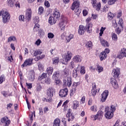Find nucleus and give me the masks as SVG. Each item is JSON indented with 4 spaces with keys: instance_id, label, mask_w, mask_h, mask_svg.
Returning a JSON list of instances; mask_svg holds the SVG:
<instances>
[{
    "instance_id": "49530a36",
    "label": "nucleus",
    "mask_w": 126,
    "mask_h": 126,
    "mask_svg": "<svg viewBox=\"0 0 126 126\" xmlns=\"http://www.w3.org/2000/svg\"><path fill=\"white\" fill-rule=\"evenodd\" d=\"M44 12V8L42 6H39L38 8V14L40 15L41 14H43V12Z\"/></svg>"
},
{
    "instance_id": "cd10ccee",
    "label": "nucleus",
    "mask_w": 126,
    "mask_h": 126,
    "mask_svg": "<svg viewBox=\"0 0 126 126\" xmlns=\"http://www.w3.org/2000/svg\"><path fill=\"white\" fill-rule=\"evenodd\" d=\"M100 41L102 46L103 47H109L110 46V44H109L107 41H106L103 39H101Z\"/></svg>"
},
{
    "instance_id": "13d9d810",
    "label": "nucleus",
    "mask_w": 126,
    "mask_h": 126,
    "mask_svg": "<svg viewBox=\"0 0 126 126\" xmlns=\"http://www.w3.org/2000/svg\"><path fill=\"white\" fill-rule=\"evenodd\" d=\"M15 40H16L15 36H10L8 39V42H11V41H15Z\"/></svg>"
},
{
    "instance_id": "a211bd4d",
    "label": "nucleus",
    "mask_w": 126,
    "mask_h": 126,
    "mask_svg": "<svg viewBox=\"0 0 126 126\" xmlns=\"http://www.w3.org/2000/svg\"><path fill=\"white\" fill-rule=\"evenodd\" d=\"M79 67H80V65H78V67L77 68L74 69V70H73L72 75H73V77H74V78H76V77H77L78 76V68Z\"/></svg>"
},
{
    "instance_id": "e433bc0d",
    "label": "nucleus",
    "mask_w": 126,
    "mask_h": 126,
    "mask_svg": "<svg viewBox=\"0 0 126 126\" xmlns=\"http://www.w3.org/2000/svg\"><path fill=\"white\" fill-rule=\"evenodd\" d=\"M42 55V51L40 49L36 50L33 53V56L34 57H37V56H41Z\"/></svg>"
},
{
    "instance_id": "69168bd1",
    "label": "nucleus",
    "mask_w": 126,
    "mask_h": 126,
    "mask_svg": "<svg viewBox=\"0 0 126 126\" xmlns=\"http://www.w3.org/2000/svg\"><path fill=\"white\" fill-rule=\"evenodd\" d=\"M19 19L20 21L24 22V15H20L19 17Z\"/></svg>"
},
{
    "instance_id": "c03bdc74",
    "label": "nucleus",
    "mask_w": 126,
    "mask_h": 126,
    "mask_svg": "<svg viewBox=\"0 0 126 126\" xmlns=\"http://www.w3.org/2000/svg\"><path fill=\"white\" fill-rule=\"evenodd\" d=\"M91 110L93 112H97L98 110V108L97 107V106L93 105L91 107Z\"/></svg>"
},
{
    "instance_id": "20e7f679",
    "label": "nucleus",
    "mask_w": 126,
    "mask_h": 126,
    "mask_svg": "<svg viewBox=\"0 0 126 126\" xmlns=\"http://www.w3.org/2000/svg\"><path fill=\"white\" fill-rule=\"evenodd\" d=\"M63 83L65 85H67L68 87H70L71 86V84H72V82H71V77L69 76H67L63 81Z\"/></svg>"
},
{
    "instance_id": "4d7b16f0",
    "label": "nucleus",
    "mask_w": 126,
    "mask_h": 126,
    "mask_svg": "<svg viewBox=\"0 0 126 126\" xmlns=\"http://www.w3.org/2000/svg\"><path fill=\"white\" fill-rule=\"evenodd\" d=\"M54 36L55 35H54V33L52 32H49L48 34V38H49V39H53V38H54Z\"/></svg>"
},
{
    "instance_id": "aec40b11",
    "label": "nucleus",
    "mask_w": 126,
    "mask_h": 126,
    "mask_svg": "<svg viewBox=\"0 0 126 126\" xmlns=\"http://www.w3.org/2000/svg\"><path fill=\"white\" fill-rule=\"evenodd\" d=\"M73 61L75 63H81V61H82V57L79 55H76L74 57Z\"/></svg>"
},
{
    "instance_id": "4468645a",
    "label": "nucleus",
    "mask_w": 126,
    "mask_h": 126,
    "mask_svg": "<svg viewBox=\"0 0 126 126\" xmlns=\"http://www.w3.org/2000/svg\"><path fill=\"white\" fill-rule=\"evenodd\" d=\"M80 5V2L78 0H75L71 6L72 10H74L75 8H78Z\"/></svg>"
},
{
    "instance_id": "774afa93",
    "label": "nucleus",
    "mask_w": 126,
    "mask_h": 126,
    "mask_svg": "<svg viewBox=\"0 0 126 126\" xmlns=\"http://www.w3.org/2000/svg\"><path fill=\"white\" fill-rule=\"evenodd\" d=\"M43 112H44V114H47V113H48V112H49V108H48V107H44Z\"/></svg>"
},
{
    "instance_id": "1a4fd4ad",
    "label": "nucleus",
    "mask_w": 126,
    "mask_h": 126,
    "mask_svg": "<svg viewBox=\"0 0 126 126\" xmlns=\"http://www.w3.org/2000/svg\"><path fill=\"white\" fill-rule=\"evenodd\" d=\"M0 121L2 124H4V126H8L10 124V120L6 116L1 119Z\"/></svg>"
},
{
    "instance_id": "338daca9",
    "label": "nucleus",
    "mask_w": 126,
    "mask_h": 126,
    "mask_svg": "<svg viewBox=\"0 0 126 126\" xmlns=\"http://www.w3.org/2000/svg\"><path fill=\"white\" fill-rule=\"evenodd\" d=\"M45 83H46L47 84H50L51 83V79H50V78H47L45 79Z\"/></svg>"
},
{
    "instance_id": "79ce46f5",
    "label": "nucleus",
    "mask_w": 126,
    "mask_h": 126,
    "mask_svg": "<svg viewBox=\"0 0 126 126\" xmlns=\"http://www.w3.org/2000/svg\"><path fill=\"white\" fill-rule=\"evenodd\" d=\"M114 16H115V15L113 14L112 12H110L108 13V19L111 20V19H113V18H114Z\"/></svg>"
},
{
    "instance_id": "a878e982",
    "label": "nucleus",
    "mask_w": 126,
    "mask_h": 126,
    "mask_svg": "<svg viewBox=\"0 0 126 126\" xmlns=\"http://www.w3.org/2000/svg\"><path fill=\"white\" fill-rule=\"evenodd\" d=\"M59 77H60V72L59 71L54 72L52 76V79L56 80L59 79Z\"/></svg>"
},
{
    "instance_id": "dca6fc26",
    "label": "nucleus",
    "mask_w": 126,
    "mask_h": 126,
    "mask_svg": "<svg viewBox=\"0 0 126 126\" xmlns=\"http://www.w3.org/2000/svg\"><path fill=\"white\" fill-rule=\"evenodd\" d=\"M93 6H94V8H95L96 10L99 11V10L101 9V3L99 2L98 3H96L95 1H93Z\"/></svg>"
},
{
    "instance_id": "680f3d73",
    "label": "nucleus",
    "mask_w": 126,
    "mask_h": 126,
    "mask_svg": "<svg viewBox=\"0 0 126 126\" xmlns=\"http://www.w3.org/2000/svg\"><path fill=\"white\" fill-rule=\"evenodd\" d=\"M41 89H42V86L40 84H37L36 86V90L37 91H41Z\"/></svg>"
},
{
    "instance_id": "c85d7f7f",
    "label": "nucleus",
    "mask_w": 126,
    "mask_h": 126,
    "mask_svg": "<svg viewBox=\"0 0 126 126\" xmlns=\"http://www.w3.org/2000/svg\"><path fill=\"white\" fill-rule=\"evenodd\" d=\"M40 28V25L39 24H35L34 27H33V31L34 32H37L38 31H39V33H41V32H42V30H39Z\"/></svg>"
},
{
    "instance_id": "f704fd0d",
    "label": "nucleus",
    "mask_w": 126,
    "mask_h": 126,
    "mask_svg": "<svg viewBox=\"0 0 126 126\" xmlns=\"http://www.w3.org/2000/svg\"><path fill=\"white\" fill-rule=\"evenodd\" d=\"M46 77H47V73H43L42 74L39 75L38 79V80L41 81V80H43V79H44V78H46Z\"/></svg>"
},
{
    "instance_id": "6e6d98bb",
    "label": "nucleus",
    "mask_w": 126,
    "mask_h": 126,
    "mask_svg": "<svg viewBox=\"0 0 126 126\" xmlns=\"http://www.w3.org/2000/svg\"><path fill=\"white\" fill-rule=\"evenodd\" d=\"M45 58V55L43 54L39 57H37L35 59V61H39V60H41L42 59H44Z\"/></svg>"
},
{
    "instance_id": "0eeeda50",
    "label": "nucleus",
    "mask_w": 126,
    "mask_h": 126,
    "mask_svg": "<svg viewBox=\"0 0 126 126\" xmlns=\"http://www.w3.org/2000/svg\"><path fill=\"white\" fill-rule=\"evenodd\" d=\"M109 95V91L108 90L104 91L101 94L100 101L102 103L105 102L107 100L108 95Z\"/></svg>"
},
{
    "instance_id": "412c9836",
    "label": "nucleus",
    "mask_w": 126,
    "mask_h": 126,
    "mask_svg": "<svg viewBox=\"0 0 126 126\" xmlns=\"http://www.w3.org/2000/svg\"><path fill=\"white\" fill-rule=\"evenodd\" d=\"M110 80V83H111L112 86H113L114 88H118V83L116 79L111 78Z\"/></svg>"
},
{
    "instance_id": "4be33fe9",
    "label": "nucleus",
    "mask_w": 126,
    "mask_h": 126,
    "mask_svg": "<svg viewBox=\"0 0 126 126\" xmlns=\"http://www.w3.org/2000/svg\"><path fill=\"white\" fill-rule=\"evenodd\" d=\"M78 107H79V102L77 100H74V101H73L72 106L73 110H76V109H77Z\"/></svg>"
},
{
    "instance_id": "72a5a7b5",
    "label": "nucleus",
    "mask_w": 126,
    "mask_h": 126,
    "mask_svg": "<svg viewBox=\"0 0 126 126\" xmlns=\"http://www.w3.org/2000/svg\"><path fill=\"white\" fill-rule=\"evenodd\" d=\"M95 69L96 70H97V71H98V73L102 72V71L104 70V68H103V67L99 65H96Z\"/></svg>"
},
{
    "instance_id": "7ed1b4c3",
    "label": "nucleus",
    "mask_w": 126,
    "mask_h": 126,
    "mask_svg": "<svg viewBox=\"0 0 126 126\" xmlns=\"http://www.w3.org/2000/svg\"><path fill=\"white\" fill-rule=\"evenodd\" d=\"M71 52L69 51L65 53L63 56V62H65L66 63L69 62V60H71Z\"/></svg>"
},
{
    "instance_id": "bb28decb",
    "label": "nucleus",
    "mask_w": 126,
    "mask_h": 126,
    "mask_svg": "<svg viewBox=\"0 0 126 126\" xmlns=\"http://www.w3.org/2000/svg\"><path fill=\"white\" fill-rule=\"evenodd\" d=\"M54 91V89L51 88L47 90V95L48 97H52L53 95V92Z\"/></svg>"
},
{
    "instance_id": "6e6552de",
    "label": "nucleus",
    "mask_w": 126,
    "mask_h": 126,
    "mask_svg": "<svg viewBox=\"0 0 126 126\" xmlns=\"http://www.w3.org/2000/svg\"><path fill=\"white\" fill-rule=\"evenodd\" d=\"M51 15L57 21L58 19L61 17V13H60V11L58 10V9H55L53 14Z\"/></svg>"
},
{
    "instance_id": "de8ad7c7",
    "label": "nucleus",
    "mask_w": 126,
    "mask_h": 126,
    "mask_svg": "<svg viewBox=\"0 0 126 126\" xmlns=\"http://www.w3.org/2000/svg\"><path fill=\"white\" fill-rule=\"evenodd\" d=\"M112 40H113V41L118 40V36L116 33H112Z\"/></svg>"
},
{
    "instance_id": "2eb2a0df",
    "label": "nucleus",
    "mask_w": 126,
    "mask_h": 126,
    "mask_svg": "<svg viewBox=\"0 0 126 126\" xmlns=\"http://www.w3.org/2000/svg\"><path fill=\"white\" fill-rule=\"evenodd\" d=\"M67 22L66 20H63L59 24V27H60L61 30L62 31H64L65 29V26H66Z\"/></svg>"
},
{
    "instance_id": "5701e85b",
    "label": "nucleus",
    "mask_w": 126,
    "mask_h": 126,
    "mask_svg": "<svg viewBox=\"0 0 126 126\" xmlns=\"http://www.w3.org/2000/svg\"><path fill=\"white\" fill-rule=\"evenodd\" d=\"M93 25L91 23L87 24L86 26V29L87 30L88 33H91L92 32Z\"/></svg>"
},
{
    "instance_id": "0e129e2a",
    "label": "nucleus",
    "mask_w": 126,
    "mask_h": 126,
    "mask_svg": "<svg viewBox=\"0 0 126 126\" xmlns=\"http://www.w3.org/2000/svg\"><path fill=\"white\" fill-rule=\"evenodd\" d=\"M118 24H117V21L116 20H113L112 21V26L114 27V28H116L117 27Z\"/></svg>"
},
{
    "instance_id": "864d4df0",
    "label": "nucleus",
    "mask_w": 126,
    "mask_h": 126,
    "mask_svg": "<svg viewBox=\"0 0 126 126\" xmlns=\"http://www.w3.org/2000/svg\"><path fill=\"white\" fill-rule=\"evenodd\" d=\"M116 0H108V4L109 5H112V4H115V3L116 2Z\"/></svg>"
},
{
    "instance_id": "e2e57ef3",
    "label": "nucleus",
    "mask_w": 126,
    "mask_h": 126,
    "mask_svg": "<svg viewBox=\"0 0 126 126\" xmlns=\"http://www.w3.org/2000/svg\"><path fill=\"white\" fill-rule=\"evenodd\" d=\"M1 94L4 96V97H7L8 96V93L5 91H2L1 92Z\"/></svg>"
},
{
    "instance_id": "c756f323",
    "label": "nucleus",
    "mask_w": 126,
    "mask_h": 126,
    "mask_svg": "<svg viewBox=\"0 0 126 126\" xmlns=\"http://www.w3.org/2000/svg\"><path fill=\"white\" fill-rule=\"evenodd\" d=\"M38 68L40 71H44V65L41 62H38L37 63Z\"/></svg>"
},
{
    "instance_id": "603ef678",
    "label": "nucleus",
    "mask_w": 126,
    "mask_h": 126,
    "mask_svg": "<svg viewBox=\"0 0 126 126\" xmlns=\"http://www.w3.org/2000/svg\"><path fill=\"white\" fill-rule=\"evenodd\" d=\"M117 58L118 59L122 60V59H124V58H125V56L123 55L122 53L119 52L117 56Z\"/></svg>"
},
{
    "instance_id": "f03ea898",
    "label": "nucleus",
    "mask_w": 126,
    "mask_h": 126,
    "mask_svg": "<svg viewBox=\"0 0 126 126\" xmlns=\"http://www.w3.org/2000/svg\"><path fill=\"white\" fill-rule=\"evenodd\" d=\"M2 15V21L4 23H7L10 19V15L8 13V12L6 11L5 10H2L0 11V16Z\"/></svg>"
},
{
    "instance_id": "9b49d317",
    "label": "nucleus",
    "mask_w": 126,
    "mask_h": 126,
    "mask_svg": "<svg viewBox=\"0 0 126 126\" xmlns=\"http://www.w3.org/2000/svg\"><path fill=\"white\" fill-rule=\"evenodd\" d=\"M120 73H121V71L118 68L113 69L112 70V74L115 78H118L119 75H120Z\"/></svg>"
},
{
    "instance_id": "423d86ee",
    "label": "nucleus",
    "mask_w": 126,
    "mask_h": 126,
    "mask_svg": "<svg viewBox=\"0 0 126 126\" xmlns=\"http://www.w3.org/2000/svg\"><path fill=\"white\" fill-rule=\"evenodd\" d=\"M33 63V59L29 58L25 60L24 63L21 65L22 68L25 67V66H28V65H32Z\"/></svg>"
},
{
    "instance_id": "ea45409f",
    "label": "nucleus",
    "mask_w": 126,
    "mask_h": 126,
    "mask_svg": "<svg viewBox=\"0 0 126 126\" xmlns=\"http://www.w3.org/2000/svg\"><path fill=\"white\" fill-rule=\"evenodd\" d=\"M60 62V59L58 57H55L53 59V64H58Z\"/></svg>"
},
{
    "instance_id": "f3484780",
    "label": "nucleus",
    "mask_w": 126,
    "mask_h": 126,
    "mask_svg": "<svg viewBox=\"0 0 126 126\" xmlns=\"http://www.w3.org/2000/svg\"><path fill=\"white\" fill-rule=\"evenodd\" d=\"M85 27L84 26L80 25L79 27L78 33L80 35H83L85 32Z\"/></svg>"
},
{
    "instance_id": "c9c22d12",
    "label": "nucleus",
    "mask_w": 126,
    "mask_h": 126,
    "mask_svg": "<svg viewBox=\"0 0 126 126\" xmlns=\"http://www.w3.org/2000/svg\"><path fill=\"white\" fill-rule=\"evenodd\" d=\"M61 124V120L59 119H56L54 122L53 126H60Z\"/></svg>"
},
{
    "instance_id": "bf43d9fd",
    "label": "nucleus",
    "mask_w": 126,
    "mask_h": 126,
    "mask_svg": "<svg viewBox=\"0 0 126 126\" xmlns=\"http://www.w3.org/2000/svg\"><path fill=\"white\" fill-rule=\"evenodd\" d=\"M5 80V78L4 77V75H1V76L0 77V84H1Z\"/></svg>"
},
{
    "instance_id": "2f4dec72",
    "label": "nucleus",
    "mask_w": 126,
    "mask_h": 126,
    "mask_svg": "<svg viewBox=\"0 0 126 126\" xmlns=\"http://www.w3.org/2000/svg\"><path fill=\"white\" fill-rule=\"evenodd\" d=\"M8 5L11 7H13L15 5V1L14 0H7Z\"/></svg>"
},
{
    "instance_id": "a19ab883",
    "label": "nucleus",
    "mask_w": 126,
    "mask_h": 126,
    "mask_svg": "<svg viewBox=\"0 0 126 126\" xmlns=\"http://www.w3.org/2000/svg\"><path fill=\"white\" fill-rule=\"evenodd\" d=\"M33 23H35V24H39V22L40 21V20H39V17L38 16H35L33 18Z\"/></svg>"
},
{
    "instance_id": "37998d69",
    "label": "nucleus",
    "mask_w": 126,
    "mask_h": 126,
    "mask_svg": "<svg viewBox=\"0 0 126 126\" xmlns=\"http://www.w3.org/2000/svg\"><path fill=\"white\" fill-rule=\"evenodd\" d=\"M80 72L81 73V74H85V69H84V66H80Z\"/></svg>"
},
{
    "instance_id": "8fccbe9b",
    "label": "nucleus",
    "mask_w": 126,
    "mask_h": 126,
    "mask_svg": "<svg viewBox=\"0 0 126 126\" xmlns=\"http://www.w3.org/2000/svg\"><path fill=\"white\" fill-rule=\"evenodd\" d=\"M121 53H122L123 55L126 58V49L124 48L121 49Z\"/></svg>"
},
{
    "instance_id": "5fc2aeb1",
    "label": "nucleus",
    "mask_w": 126,
    "mask_h": 126,
    "mask_svg": "<svg viewBox=\"0 0 126 126\" xmlns=\"http://www.w3.org/2000/svg\"><path fill=\"white\" fill-rule=\"evenodd\" d=\"M86 47H87V48L92 47V42L88 41L86 44Z\"/></svg>"
},
{
    "instance_id": "393cba45",
    "label": "nucleus",
    "mask_w": 126,
    "mask_h": 126,
    "mask_svg": "<svg viewBox=\"0 0 126 126\" xmlns=\"http://www.w3.org/2000/svg\"><path fill=\"white\" fill-rule=\"evenodd\" d=\"M48 22L51 25H53V24H55V23L57 22V21L55 18L54 17H53V16L51 15L49 18Z\"/></svg>"
},
{
    "instance_id": "39448f33",
    "label": "nucleus",
    "mask_w": 126,
    "mask_h": 126,
    "mask_svg": "<svg viewBox=\"0 0 126 126\" xmlns=\"http://www.w3.org/2000/svg\"><path fill=\"white\" fill-rule=\"evenodd\" d=\"M80 83L79 82H73L72 85V89L70 91V95L73 96V94L75 93V91H76V88L77 87L78 85H79Z\"/></svg>"
},
{
    "instance_id": "a18cd8bd",
    "label": "nucleus",
    "mask_w": 126,
    "mask_h": 126,
    "mask_svg": "<svg viewBox=\"0 0 126 126\" xmlns=\"http://www.w3.org/2000/svg\"><path fill=\"white\" fill-rule=\"evenodd\" d=\"M123 24H124V21H123V19H119L118 25H119V27H120V28H123Z\"/></svg>"
},
{
    "instance_id": "473e14b6",
    "label": "nucleus",
    "mask_w": 126,
    "mask_h": 126,
    "mask_svg": "<svg viewBox=\"0 0 126 126\" xmlns=\"http://www.w3.org/2000/svg\"><path fill=\"white\" fill-rule=\"evenodd\" d=\"M99 58L100 61H103V60H105L107 58V54L105 53V52H101L100 55H99Z\"/></svg>"
},
{
    "instance_id": "052dcab7",
    "label": "nucleus",
    "mask_w": 126,
    "mask_h": 126,
    "mask_svg": "<svg viewBox=\"0 0 126 126\" xmlns=\"http://www.w3.org/2000/svg\"><path fill=\"white\" fill-rule=\"evenodd\" d=\"M64 73L65 75H68L69 74V70L67 68H65L64 70Z\"/></svg>"
},
{
    "instance_id": "4c0bfd02",
    "label": "nucleus",
    "mask_w": 126,
    "mask_h": 126,
    "mask_svg": "<svg viewBox=\"0 0 126 126\" xmlns=\"http://www.w3.org/2000/svg\"><path fill=\"white\" fill-rule=\"evenodd\" d=\"M66 117L68 119V122H72L73 120H74V116L72 114H69L68 115H66Z\"/></svg>"
},
{
    "instance_id": "ddd939ff",
    "label": "nucleus",
    "mask_w": 126,
    "mask_h": 126,
    "mask_svg": "<svg viewBox=\"0 0 126 126\" xmlns=\"http://www.w3.org/2000/svg\"><path fill=\"white\" fill-rule=\"evenodd\" d=\"M26 17L29 21V20H31V17H32V10H31V8H28L26 10Z\"/></svg>"
},
{
    "instance_id": "b1692460",
    "label": "nucleus",
    "mask_w": 126,
    "mask_h": 126,
    "mask_svg": "<svg viewBox=\"0 0 126 126\" xmlns=\"http://www.w3.org/2000/svg\"><path fill=\"white\" fill-rule=\"evenodd\" d=\"M54 71V68L53 67H48L46 69V74H47L48 75L51 76L52 74H53V72Z\"/></svg>"
},
{
    "instance_id": "7c9ffc66",
    "label": "nucleus",
    "mask_w": 126,
    "mask_h": 126,
    "mask_svg": "<svg viewBox=\"0 0 126 126\" xmlns=\"http://www.w3.org/2000/svg\"><path fill=\"white\" fill-rule=\"evenodd\" d=\"M103 112L102 111H99L96 114V118H97V120L100 121L103 117Z\"/></svg>"
},
{
    "instance_id": "58836bf2",
    "label": "nucleus",
    "mask_w": 126,
    "mask_h": 126,
    "mask_svg": "<svg viewBox=\"0 0 126 126\" xmlns=\"http://www.w3.org/2000/svg\"><path fill=\"white\" fill-rule=\"evenodd\" d=\"M74 36L73 34H70L68 36L66 37V41L67 43H69L70 42V40H72L73 38H74Z\"/></svg>"
},
{
    "instance_id": "09e8293b",
    "label": "nucleus",
    "mask_w": 126,
    "mask_h": 126,
    "mask_svg": "<svg viewBox=\"0 0 126 126\" xmlns=\"http://www.w3.org/2000/svg\"><path fill=\"white\" fill-rule=\"evenodd\" d=\"M81 13V10L78 9V8H76L75 10V13L76 15L78 16V15H79V14H80Z\"/></svg>"
},
{
    "instance_id": "3c124183",
    "label": "nucleus",
    "mask_w": 126,
    "mask_h": 126,
    "mask_svg": "<svg viewBox=\"0 0 126 126\" xmlns=\"http://www.w3.org/2000/svg\"><path fill=\"white\" fill-rule=\"evenodd\" d=\"M109 5H105L103 8V12H106L109 10Z\"/></svg>"
},
{
    "instance_id": "6ab92c4d",
    "label": "nucleus",
    "mask_w": 126,
    "mask_h": 126,
    "mask_svg": "<svg viewBox=\"0 0 126 126\" xmlns=\"http://www.w3.org/2000/svg\"><path fill=\"white\" fill-rule=\"evenodd\" d=\"M97 93V88H96V84L95 83L93 84L92 94L93 96H95Z\"/></svg>"
},
{
    "instance_id": "9d476101",
    "label": "nucleus",
    "mask_w": 126,
    "mask_h": 126,
    "mask_svg": "<svg viewBox=\"0 0 126 126\" xmlns=\"http://www.w3.org/2000/svg\"><path fill=\"white\" fill-rule=\"evenodd\" d=\"M28 78L30 81H34L35 79V72H34V70H32L29 72L28 75Z\"/></svg>"
},
{
    "instance_id": "f8f14e48",
    "label": "nucleus",
    "mask_w": 126,
    "mask_h": 126,
    "mask_svg": "<svg viewBox=\"0 0 126 126\" xmlns=\"http://www.w3.org/2000/svg\"><path fill=\"white\" fill-rule=\"evenodd\" d=\"M68 93V90L67 88H65L64 89L61 90L59 93V96L60 97H66L67 95V93Z\"/></svg>"
},
{
    "instance_id": "f257e3e1",
    "label": "nucleus",
    "mask_w": 126,
    "mask_h": 126,
    "mask_svg": "<svg viewBox=\"0 0 126 126\" xmlns=\"http://www.w3.org/2000/svg\"><path fill=\"white\" fill-rule=\"evenodd\" d=\"M116 111V106L114 105L109 106H106L105 108V117L107 120H110L114 117V112Z\"/></svg>"
}]
</instances>
